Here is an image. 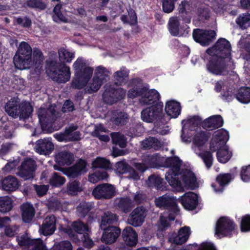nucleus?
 Returning <instances> with one entry per match:
<instances>
[{"mask_svg": "<svg viewBox=\"0 0 250 250\" xmlns=\"http://www.w3.org/2000/svg\"><path fill=\"white\" fill-rule=\"evenodd\" d=\"M181 163L179 158L174 157L165 159V164L164 165L165 167H170L166 174V180L178 192H183L187 188H193L196 181L191 171L186 169L180 172Z\"/></svg>", "mask_w": 250, "mask_h": 250, "instance_id": "obj_1", "label": "nucleus"}, {"mask_svg": "<svg viewBox=\"0 0 250 250\" xmlns=\"http://www.w3.org/2000/svg\"><path fill=\"white\" fill-rule=\"evenodd\" d=\"M229 140L228 132L223 129L215 131L210 143V149L214 152L217 151L218 160L222 163H227L231 157L232 152L226 145Z\"/></svg>", "mask_w": 250, "mask_h": 250, "instance_id": "obj_2", "label": "nucleus"}, {"mask_svg": "<svg viewBox=\"0 0 250 250\" xmlns=\"http://www.w3.org/2000/svg\"><path fill=\"white\" fill-rule=\"evenodd\" d=\"M73 68L75 77L72 82V86L76 88H82L91 78L93 69L87 66L86 61L82 57L78 58L75 61Z\"/></svg>", "mask_w": 250, "mask_h": 250, "instance_id": "obj_3", "label": "nucleus"}, {"mask_svg": "<svg viewBox=\"0 0 250 250\" xmlns=\"http://www.w3.org/2000/svg\"><path fill=\"white\" fill-rule=\"evenodd\" d=\"M209 136L204 131L197 132L192 138L191 149L199 157L201 158L206 167L209 168L212 165V154L208 151H204V148Z\"/></svg>", "mask_w": 250, "mask_h": 250, "instance_id": "obj_4", "label": "nucleus"}, {"mask_svg": "<svg viewBox=\"0 0 250 250\" xmlns=\"http://www.w3.org/2000/svg\"><path fill=\"white\" fill-rule=\"evenodd\" d=\"M32 48L29 44L22 42L19 44L18 50L14 57V63L19 69H28L33 66L32 59Z\"/></svg>", "mask_w": 250, "mask_h": 250, "instance_id": "obj_5", "label": "nucleus"}, {"mask_svg": "<svg viewBox=\"0 0 250 250\" xmlns=\"http://www.w3.org/2000/svg\"><path fill=\"white\" fill-rule=\"evenodd\" d=\"M231 46L229 42L225 39H220L215 44L207 50L210 56L224 59L225 62H231Z\"/></svg>", "mask_w": 250, "mask_h": 250, "instance_id": "obj_6", "label": "nucleus"}, {"mask_svg": "<svg viewBox=\"0 0 250 250\" xmlns=\"http://www.w3.org/2000/svg\"><path fill=\"white\" fill-rule=\"evenodd\" d=\"M50 71L53 73V79L59 83H66L70 78L71 72L69 66L65 64L57 63L52 62L49 63Z\"/></svg>", "mask_w": 250, "mask_h": 250, "instance_id": "obj_7", "label": "nucleus"}, {"mask_svg": "<svg viewBox=\"0 0 250 250\" xmlns=\"http://www.w3.org/2000/svg\"><path fill=\"white\" fill-rule=\"evenodd\" d=\"M234 228L235 225L229 218L221 217L216 223L215 235L219 238L229 236Z\"/></svg>", "mask_w": 250, "mask_h": 250, "instance_id": "obj_8", "label": "nucleus"}, {"mask_svg": "<svg viewBox=\"0 0 250 250\" xmlns=\"http://www.w3.org/2000/svg\"><path fill=\"white\" fill-rule=\"evenodd\" d=\"M92 194L97 199H109L116 195V190L113 185L103 184L94 188Z\"/></svg>", "mask_w": 250, "mask_h": 250, "instance_id": "obj_9", "label": "nucleus"}, {"mask_svg": "<svg viewBox=\"0 0 250 250\" xmlns=\"http://www.w3.org/2000/svg\"><path fill=\"white\" fill-rule=\"evenodd\" d=\"M229 63L224 62V59L211 56L207 67L208 71L213 74L224 75L227 72Z\"/></svg>", "mask_w": 250, "mask_h": 250, "instance_id": "obj_10", "label": "nucleus"}, {"mask_svg": "<svg viewBox=\"0 0 250 250\" xmlns=\"http://www.w3.org/2000/svg\"><path fill=\"white\" fill-rule=\"evenodd\" d=\"M125 95V91L123 88H119L115 89L110 87L109 85H106L103 97L105 103L112 104L124 98Z\"/></svg>", "mask_w": 250, "mask_h": 250, "instance_id": "obj_11", "label": "nucleus"}, {"mask_svg": "<svg viewBox=\"0 0 250 250\" xmlns=\"http://www.w3.org/2000/svg\"><path fill=\"white\" fill-rule=\"evenodd\" d=\"M55 107V106L51 105L47 109L41 107L38 110V118L42 128L46 124L51 123L57 118L58 113Z\"/></svg>", "mask_w": 250, "mask_h": 250, "instance_id": "obj_12", "label": "nucleus"}, {"mask_svg": "<svg viewBox=\"0 0 250 250\" xmlns=\"http://www.w3.org/2000/svg\"><path fill=\"white\" fill-rule=\"evenodd\" d=\"M19 244L24 246L23 250H47L42 241L40 239H31L27 236L18 238Z\"/></svg>", "mask_w": 250, "mask_h": 250, "instance_id": "obj_13", "label": "nucleus"}, {"mask_svg": "<svg viewBox=\"0 0 250 250\" xmlns=\"http://www.w3.org/2000/svg\"><path fill=\"white\" fill-rule=\"evenodd\" d=\"M147 214V210L145 208L143 207H137L129 214L128 222L134 227L140 226L144 222Z\"/></svg>", "mask_w": 250, "mask_h": 250, "instance_id": "obj_14", "label": "nucleus"}, {"mask_svg": "<svg viewBox=\"0 0 250 250\" xmlns=\"http://www.w3.org/2000/svg\"><path fill=\"white\" fill-rule=\"evenodd\" d=\"M36 167L35 162L32 159H25L20 167L19 175L25 179L33 178L35 175Z\"/></svg>", "mask_w": 250, "mask_h": 250, "instance_id": "obj_15", "label": "nucleus"}, {"mask_svg": "<svg viewBox=\"0 0 250 250\" xmlns=\"http://www.w3.org/2000/svg\"><path fill=\"white\" fill-rule=\"evenodd\" d=\"M215 36L214 31H205L201 29H195L193 32L194 40L202 45H208L213 39Z\"/></svg>", "mask_w": 250, "mask_h": 250, "instance_id": "obj_16", "label": "nucleus"}, {"mask_svg": "<svg viewBox=\"0 0 250 250\" xmlns=\"http://www.w3.org/2000/svg\"><path fill=\"white\" fill-rule=\"evenodd\" d=\"M162 111V106L157 104L151 107L146 108L141 112L142 120L146 123H152L160 116Z\"/></svg>", "mask_w": 250, "mask_h": 250, "instance_id": "obj_17", "label": "nucleus"}, {"mask_svg": "<svg viewBox=\"0 0 250 250\" xmlns=\"http://www.w3.org/2000/svg\"><path fill=\"white\" fill-rule=\"evenodd\" d=\"M35 151L41 155H49L54 149V145L51 138H44L38 140L35 144Z\"/></svg>", "mask_w": 250, "mask_h": 250, "instance_id": "obj_18", "label": "nucleus"}, {"mask_svg": "<svg viewBox=\"0 0 250 250\" xmlns=\"http://www.w3.org/2000/svg\"><path fill=\"white\" fill-rule=\"evenodd\" d=\"M187 210H193L197 205L198 196L193 192L185 193L178 200Z\"/></svg>", "mask_w": 250, "mask_h": 250, "instance_id": "obj_19", "label": "nucleus"}, {"mask_svg": "<svg viewBox=\"0 0 250 250\" xmlns=\"http://www.w3.org/2000/svg\"><path fill=\"white\" fill-rule=\"evenodd\" d=\"M160 97L159 93L156 90L144 88L139 102L144 105L154 104L159 100Z\"/></svg>", "mask_w": 250, "mask_h": 250, "instance_id": "obj_20", "label": "nucleus"}, {"mask_svg": "<svg viewBox=\"0 0 250 250\" xmlns=\"http://www.w3.org/2000/svg\"><path fill=\"white\" fill-rule=\"evenodd\" d=\"M190 234V228L188 227H184L180 229L177 235L171 234L169 235V241L176 245H181L185 243Z\"/></svg>", "mask_w": 250, "mask_h": 250, "instance_id": "obj_21", "label": "nucleus"}, {"mask_svg": "<svg viewBox=\"0 0 250 250\" xmlns=\"http://www.w3.org/2000/svg\"><path fill=\"white\" fill-rule=\"evenodd\" d=\"M56 229V218L54 215L47 216L43 220L40 231L44 235L52 234Z\"/></svg>", "mask_w": 250, "mask_h": 250, "instance_id": "obj_22", "label": "nucleus"}, {"mask_svg": "<svg viewBox=\"0 0 250 250\" xmlns=\"http://www.w3.org/2000/svg\"><path fill=\"white\" fill-rule=\"evenodd\" d=\"M104 232L101 238L102 241L106 244L114 242L120 234L121 231L117 227L111 226L103 228Z\"/></svg>", "mask_w": 250, "mask_h": 250, "instance_id": "obj_23", "label": "nucleus"}, {"mask_svg": "<svg viewBox=\"0 0 250 250\" xmlns=\"http://www.w3.org/2000/svg\"><path fill=\"white\" fill-rule=\"evenodd\" d=\"M128 85L130 87L127 94L128 97L133 99L138 96L141 97L144 87L141 80L133 79L129 82Z\"/></svg>", "mask_w": 250, "mask_h": 250, "instance_id": "obj_24", "label": "nucleus"}, {"mask_svg": "<svg viewBox=\"0 0 250 250\" xmlns=\"http://www.w3.org/2000/svg\"><path fill=\"white\" fill-rule=\"evenodd\" d=\"M177 200L173 197L165 194L155 200V203L156 206L159 208H172L173 209L177 208Z\"/></svg>", "mask_w": 250, "mask_h": 250, "instance_id": "obj_25", "label": "nucleus"}, {"mask_svg": "<svg viewBox=\"0 0 250 250\" xmlns=\"http://www.w3.org/2000/svg\"><path fill=\"white\" fill-rule=\"evenodd\" d=\"M19 185L18 179L15 177L9 176L3 179H0V187L5 191H15L19 188Z\"/></svg>", "mask_w": 250, "mask_h": 250, "instance_id": "obj_26", "label": "nucleus"}, {"mask_svg": "<svg viewBox=\"0 0 250 250\" xmlns=\"http://www.w3.org/2000/svg\"><path fill=\"white\" fill-rule=\"evenodd\" d=\"M123 237L125 244L129 246H135L137 242V234L130 227L125 228L123 231Z\"/></svg>", "mask_w": 250, "mask_h": 250, "instance_id": "obj_27", "label": "nucleus"}, {"mask_svg": "<svg viewBox=\"0 0 250 250\" xmlns=\"http://www.w3.org/2000/svg\"><path fill=\"white\" fill-rule=\"evenodd\" d=\"M165 111L170 118H177L181 112L180 103L174 100L168 101L166 104Z\"/></svg>", "mask_w": 250, "mask_h": 250, "instance_id": "obj_28", "label": "nucleus"}, {"mask_svg": "<svg viewBox=\"0 0 250 250\" xmlns=\"http://www.w3.org/2000/svg\"><path fill=\"white\" fill-rule=\"evenodd\" d=\"M183 26L177 17H171L169 19L168 28L170 33L174 36H181Z\"/></svg>", "mask_w": 250, "mask_h": 250, "instance_id": "obj_29", "label": "nucleus"}, {"mask_svg": "<svg viewBox=\"0 0 250 250\" xmlns=\"http://www.w3.org/2000/svg\"><path fill=\"white\" fill-rule=\"evenodd\" d=\"M164 158H160L157 155H153L148 156L147 160L145 161V164H137L135 165L136 168L141 171H144L148 167H155L159 164L160 159Z\"/></svg>", "mask_w": 250, "mask_h": 250, "instance_id": "obj_30", "label": "nucleus"}, {"mask_svg": "<svg viewBox=\"0 0 250 250\" xmlns=\"http://www.w3.org/2000/svg\"><path fill=\"white\" fill-rule=\"evenodd\" d=\"M86 163L83 160H80L75 166L69 167L67 171L68 176L74 177L86 171Z\"/></svg>", "mask_w": 250, "mask_h": 250, "instance_id": "obj_31", "label": "nucleus"}, {"mask_svg": "<svg viewBox=\"0 0 250 250\" xmlns=\"http://www.w3.org/2000/svg\"><path fill=\"white\" fill-rule=\"evenodd\" d=\"M223 121L219 115H214L208 118L203 123V127L212 130L215 128L222 126Z\"/></svg>", "mask_w": 250, "mask_h": 250, "instance_id": "obj_32", "label": "nucleus"}, {"mask_svg": "<svg viewBox=\"0 0 250 250\" xmlns=\"http://www.w3.org/2000/svg\"><path fill=\"white\" fill-rule=\"evenodd\" d=\"M72 226L75 232H73L71 229H69L67 231V233L73 241L77 240L76 235H77V234H83V232L88 231L87 226L81 222L73 223Z\"/></svg>", "mask_w": 250, "mask_h": 250, "instance_id": "obj_33", "label": "nucleus"}, {"mask_svg": "<svg viewBox=\"0 0 250 250\" xmlns=\"http://www.w3.org/2000/svg\"><path fill=\"white\" fill-rule=\"evenodd\" d=\"M21 208L23 221L26 223L31 221L35 215V210L32 205L26 203L21 206Z\"/></svg>", "mask_w": 250, "mask_h": 250, "instance_id": "obj_34", "label": "nucleus"}, {"mask_svg": "<svg viewBox=\"0 0 250 250\" xmlns=\"http://www.w3.org/2000/svg\"><path fill=\"white\" fill-rule=\"evenodd\" d=\"M19 101L15 98L9 101L5 107V111L11 117H16L19 115Z\"/></svg>", "mask_w": 250, "mask_h": 250, "instance_id": "obj_35", "label": "nucleus"}, {"mask_svg": "<svg viewBox=\"0 0 250 250\" xmlns=\"http://www.w3.org/2000/svg\"><path fill=\"white\" fill-rule=\"evenodd\" d=\"M56 162L62 166L70 165L74 161L73 155L66 151L58 153L55 157Z\"/></svg>", "mask_w": 250, "mask_h": 250, "instance_id": "obj_36", "label": "nucleus"}, {"mask_svg": "<svg viewBox=\"0 0 250 250\" xmlns=\"http://www.w3.org/2000/svg\"><path fill=\"white\" fill-rule=\"evenodd\" d=\"M110 71L103 66H98L96 67L94 76L97 77L103 83L109 80Z\"/></svg>", "mask_w": 250, "mask_h": 250, "instance_id": "obj_37", "label": "nucleus"}, {"mask_svg": "<svg viewBox=\"0 0 250 250\" xmlns=\"http://www.w3.org/2000/svg\"><path fill=\"white\" fill-rule=\"evenodd\" d=\"M236 99L240 102L248 104L250 102V88L243 87L239 89L236 96Z\"/></svg>", "mask_w": 250, "mask_h": 250, "instance_id": "obj_38", "label": "nucleus"}, {"mask_svg": "<svg viewBox=\"0 0 250 250\" xmlns=\"http://www.w3.org/2000/svg\"><path fill=\"white\" fill-rule=\"evenodd\" d=\"M103 83L95 76L93 79L89 82H87L83 88L84 87L85 90L89 93L97 92L102 86Z\"/></svg>", "mask_w": 250, "mask_h": 250, "instance_id": "obj_39", "label": "nucleus"}, {"mask_svg": "<svg viewBox=\"0 0 250 250\" xmlns=\"http://www.w3.org/2000/svg\"><path fill=\"white\" fill-rule=\"evenodd\" d=\"M202 119L199 116H193L188 117L187 119L182 121L184 129L188 128L192 130L201 123Z\"/></svg>", "mask_w": 250, "mask_h": 250, "instance_id": "obj_40", "label": "nucleus"}, {"mask_svg": "<svg viewBox=\"0 0 250 250\" xmlns=\"http://www.w3.org/2000/svg\"><path fill=\"white\" fill-rule=\"evenodd\" d=\"M231 180V176L229 174L219 175L216 178L217 183L219 185L218 188H216V185L212 184V187L215 192H222L223 190V186L228 184Z\"/></svg>", "mask_w": 250, "mask_h": 250, "instance_id": "obj_41", "label": "nucleus"}, {"mask_svg": "<svg viewBox=\"0 0 250 250\" xmlns=\"http://www.w3.org/2000/svg\"><path fill=\"white\" fill-rule=\"evenodd\" d=\"M59 58L63 63H70L75 57V53L62 47L58 50Z\"/></svg>", "mask_w": 250, "mask_h": 250, "instance_id": "obj_42", "label": "nucleus"}, {"mask_svg": "<svg viewBox=\"0 0 250 250\" xmlns=\"http://www.w3.org/2000/svg\"><path fill=\"white\" fill-rule=\"evenodd\" d=\"M161 145L162 143L157 139L151 137L146 138L141 142L142 146L145 149L153 148L158 149Z\"/></svg>", "mask_w": 250, "mask_h": 250, "instance_id": "obj_43", "label": "nucleus"}, {"mask_svg": "<svg viewBox=\"0 0 250 250\" xmlns=\"http://www.w3.org/2000/svg\"><path fill=\"white\" fill-rule=\"evenodd\" d=\"M20 117L23 119L28 118L31 115L33 109L30 104L28 102H22L19 105Z\"/></svg>", "mask_w": 250, "mask_h": 250, "instance_id": "obj_44", "label": "nucleus"}, {"mask_svg": "<svg viewBox=\"0 0 250 250\" xmlns=\"http://www.w3.org/2000/svg\"><path fill=\"white\" fill-rule=\"evenodd\" d=\"M77 126L72 125L65 129L67 141H72L78 140L81 138V134L79 131H76Z\"/></svg>", "mask_w": 250, "mask_h": 250, "instance_id": "obj_45", "label": "nucleus"}, {"mask_svg": "<svg viewBox=\"0 0 250 250\" xmlns=\"http://www.w3.org/2000/svg\"><path fill=\"white\" fill-rule=\"evenodd\" d=\"M163 179L157 175H152L148 177L147 185L150 187H155L158 189L163 190L165 187H163Z\"/></svg>", "mask_w": 250, "mask_h": 250, "instance_id": "obj_46", "label": "nucleus"}, {"mask_svg": "<svg viewBox=\"0 0 250 250\" xmlns=\"http://www.w3.org/2000/svg\"><path fill=\"white\" fill-rule=\"evenodd\" d=\"M117 221L118 218L115 214L110 212H106L102 217L101 228L103 229L104 226L113 224Z\"/></svg>", "mask_w": 250, "mask_h": 250, "instance_id": "obj_47", "label": "nucleus"}, {"mask_svg": "<svg viewBox=\"0 0 250 250\" xmlns=\"http://www.w3.org/2000/svg\"><path fill=\"white\" fill-rule=\"evenodd\" d=\"M108 175L106 171L98 170L93 174L89 175L88 180L92 183H96L100 180H106Z\"/></svg>", "mask_w": 250, "mask_h": 250, "instance_id": "obj_48", "label": "nucleus"}, {"mask_svg": "<svg viewBox=\"0 0 250 250\" xmlns=\"http://www.w3.org/2000/svg\"><path fill=\"white\" fill-rule=\"evenodd\" d=\"M12 208V201L10 198L5 196L0 198V212L5 213Z\"/></svg>", "mask_w": 250, "mask_h": 250, "instance_id": "obj_49", "label": "nucleus"}, {"mask_svg": "<svg viewBox=\"0 0 250 250\" xmlns=\"http://www.w3.org/2000/svg\"><path fill=\"white\" fill-rule=\"evenodd\" d=\"M128 74V71L125 68H121L119 71H116L113 75L115 83L117 84H122L127 77Z\"/></svg>", "mask_w": 250, "mask_h": 250, "instance_id": "obj_50", "label": "nucleus"}, {"mask_svg": "<svg viewBox=\"0 0 250 250\" xmlns=\"http://www.w3.org/2000/svg\"><path fill=\"white\" fill-rule=\"evenodd\" d=\"M82 190V186L78 181L69 182L67 185V192L69 194L75 195Z\"/></svg>", "mask_w": 250, "mask_h": 250, "instance_id": "obj_51", "label": "nucleus"}, {"mask_svg": "<svg viewBox=\"0 0 250 250\" xmlns=\"http://www.w3.org/2000/svg\"><path fill=\"white\" fill-rule=\"evenodd\" d=\"M76 237L77 240L74 241L75 242L82 241L85 247L89 248L93 247L94 243L87 233L84 234H78L77 235H76Z\"/></svg>", "mask_w": 250, "mask_h": 250, "instance_id": "obj_52", "label": "nucleus"}, {"mask_svg": "<svg viewBox=\"0 0 250 250\" xmlns=\"http://www.w3.org/2000/svg\"><path fill=\"white\" fill-rule=\"evenodd\" d=\"M236 22L241 28H246L250 26V14L240 15Z\"/></svg>", "mask_w": 250, "mask_h": 250, "instance_id": "obj_53", "label": "nucleus"}, {"mask_svg": "<svg viewBox=\"0 0 250 250\" xmlns=\"http://www.w3.org/2000/svg\"><path fill=\"white\" fill-rule=\"evenodd\" d=\"M109 161L103 157H97L92 162L93 167L96 168L107 169L109 167Z\"/></svg>", "mask_w": 250, "mask_h": 250, "instance_id": "obj_54", "label": "nucleus"}, {"mask_svg": "<svg viewBox=\"0 0 250 250\" xmlns=\"http://www.w3.org/2000/svg\"><path fill=\"white\" fill-rule=\"evenodd\" d=\"M111 137L113 144L118 145L122 148L126 146V140L124 135L119 133H113Z\"/></svg>", "mask_w": 250, "mask_h": 250, "instance_id": "obj_55", "label": "nucleus"}, {"mask_svg": "<svg viewBox=\"0 0 250 250\" xmlns=\"http://www.w3.org/2000/svg\"><path fill=\"white\" fill-rule=\"evenodd\" d=\"M104 132L105 129L101 125H100L99 127H96L93 132V135L98 137L101 141L106 142L109 141V137L107 135L103 134V133Z\"/></svg>", "mask_w": 250, "mask_h": 250, "instance_id": "obj_56", "label": "nucleus"}, {"mask_svg": "<svg viewBox=\"0 0 250 250\" xmlns=\"http://www.w3.org/2000/svg\"><path fill=\"white\" fill-rule=\"evenodd\" d=\"M65 182V178L57 173H54L50 179V184L55 187L61 186L63 185Z\"/></svg>", "mask_w": 250, "mask_h": 250, "instance_id": "obj_57", "label": "nucleus"}, {"mask_svg": "<svg viewBox=\"0 0 250 250\" xmlns=\"http://www.w3.org/2000/svg\"><path fill=\"white\" fill-rule=\"evenodd\" d=\"M53 250H72L71 244L68 241H62L55 243L52 247Z\"/></svg>", "mask_w": 250, "mask_h": 250, "instance_id": "obj_58", "label": "nucleus"}, {"mask_svg": "<svg viewBox=\"0 0 250 250\" xmlns=\"http://www.w3.org/2000/svg\"><path fill=\"white\" fill-rule=\"evenodd\" d=\"M43 56L42 51L38 48H34L32 52V59L33 62V65L35 63H40L43 60Z\"/></svg>", "mask_w": 250, "mask_h": 250, "instance_id": "obj_59", "label": "nucleus"}, {"mask_svg": "<svg viewBox=\"0 0 250 250\" xmlns=\"http://www.w3.org/2000/svg\"><path fill=\"white\" fill-rule=\"evenodd\" d=\"M241 229L243 232L250 231V215H246L242 218Z\"/></svg>", "mask_w": 250, "mask_h": 250, "instance_id": "obj_60", "label": "nucleus"}, {"mask_svg": "<svg viewBox=\"0 0 250 250\" xmlns=\"http://www.w3.org/2000/svg\"><path fill=\"white\" fill-rule=\"evenodd\" d=\"M91 209L90 206L86 203H82L77 208V211L81 216H84Z\"/></svg>", "mask_w": 250, "mask_h": 250, "instance_id": "obj_61", "label": "nucleus"}, {"mask_svg": "<svg viewBox=\"0 0 250 250\" xmlns=\"http://www.w3.org/2000/svg\"><path fill=\"white\" fill-rule=\"evenodd\" d=\"M116 171L119 174L126 172L129 169V166L125 162H117L115 165Z\"/></svg>", "mask_w": 250, "mask_h": 250, "instance_id": "obj_62", "label": "nucleus"}, {"mask_svg": "<svg viewBox=\"0 0 250 250\" xmlns=\"http://www.w3.org/2000/svg\"><path fill=\"white\" fill-rule=\"evenodd\" d=\"M241 178L243 181H250V166L243 167L241 171Z\"/></svg>", "mask_w": 250, "mask_h": 250, "instance_id": "obj_63", "label": "nucleus"}, {"mask_svg": "<svg viewBox=\"0 0 250 250\" xmlns=\"http://www.w3.org/2000/svg\"><path fill=\"white\" fill-rule=\"evenodd\" d=\"M174 0H163V9L165 12L170 13L172 12L174 7Z\"/></svg>", "mask_w": 250, "mask_h": 250, "instance_id": "obj_64", "label": "nucleus"}]
</instances>
